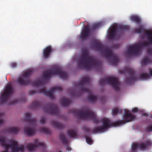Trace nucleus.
<instances>
[{
    "instance_id": "30",
    "label": "nucleus",
    "mask_w": 152,
    "mask_h": 152,
    "mask_svg": "<svg viewBox=\"0 0 152 152\" xmlns=\"http://www.w3.org/2000/svg\"><path fill=\"white\" fill-rule=\"evenodd\" d=\"M122 111V110L119 109L118 108H116L113 109L112 114L113 115H116L118 113H121Z\"/></svg>"
},
{
    "instance_id": "3",
    "label": "nucleus",
    "mask_w": 152,
    "mask_h": 152,
    "mask_svg": "<svg viewBox=\"0 0 152 152\" xmlns=\"http://www.w3.org/2000/svg\"><path fill=\"white\" fill-rule=\"evenodd\" d=\"M77 62L79 67H83L86 70L90 69L91 67H100L101 66L100 62L97 61L94 57L89 56L86 50H83L82 56L79 58Z\"/></svg>"
},
{
    "instance_id": "34",
    "label": "nucleus",
    "mask_w": 152,
    "mask_h": 152,
    "mask_svg": "<svg viewBox=\"0 0 152 152\" xmlns=\"http://www.w3.org/2000/svg\"><path fill=\"white\" fill-rule=\"evenodd\" d=\"M145 130L147 132H150L152 131V125H150L146 128Z\"/></svg>"
},
{
    "instance_id": "17",
    "label": "nucleus",
    "mask_w": 152,
    "mask_h": 152,
    "mask_svg": "<svg viewBox=\"0 0 152 152\" xmlns=\"http://www.w3.org/2000/svg\"><path fill=\"white\" fill-rule=\"evenodd\" d=\"M90 33L89 26H84V28L81 32L80 38L82 39H85L89 35Z\"/></svg>"
},
{
    "instance_id": "20",
    "label": "nucleus",
    "mask_w": 152,
    "mask_h": 152,
    "mask_svg": "<svg viewBox=\"0 0 152 152\" xmlns=\"http://www.w3.org/2000/svg\"><path fill=\"white\" fill-rule=\"evenodd\" d=\"M52 51V48L51 46H49L46 47L43 50V55L44 58H48Z\"/></svg>"
},
{
    "instance_id": "12",
    "label": "nucleus",
    "mask_w": 152,
    "mask_h": 152,
    "mask_svg": "<svg viewBox=\"0 0 152 152\" xmlns=\"http://www.w3.org/2000/svg\"><path fill=\"white\" fill-rule=\"evenodd\" d=\"M45 112L49 113L52 115H58L59 112L58 107L56 105L51 103L45 104L42 108Z\"/></svg>"
},
{
    "instance_id": "37",
    "label": "nucleus",
    "mask_w": 152,
    "mask_h": 152,
    "mask_svg": "<svg viewBox=\"0 0 152 152\" xmlns=\"http://www.w3.org/2000/svg\"><path fill=\"white\" fill-rule=\"evenodd\" d=\"M36 93H37V91L35 90H31L29 92V94L30 95H33Z\"/></svg>"
},
{
    "instance_id": "16",
    "label": "nucleus",
    "mask_w": 152,
    "mask_h": 152,
    "mask_svg": "<svg viewBox=\"0 0 152 152\" xmlns=\"http://www.w3.org/2000/svg\"><path fill=\"white\" fill-rule=\"evenodd\" d=\"M37 147L41 148L43 149H45L46 148V145L42 142H40L39 140L35 139L34 140V144H31L28 145L27 149L28 151H34Z\"/></svg>"
},
{
    "instance_id": "6",
    "label": "nucleus",
    "mask_w": 152,
    "mask_h": 152,
    "mask_svg": "<svg viewBox=\"0 0 152 152\" xmlns=\"http://www.w3.org/2000/svg\"><path fill=\"white\" fill-rule=\"evenodd\" d=\"M91 84V80L88 77H86L83 78V79L79 82L76 86H80V91L81 92H87L89 94L87 98L89 102L94 103L97 101V98L96 96L92 95V93L89 89L84 87L85 85H90Z\"/></svg>"
},
{
    "instance_id": "2",
    "label": "nucleus",
    "mask_w": 152,
    "mask_h": 152,
    "mask_svg": "<svg viewBox=\"0 0 152 152\" xmlns=\"http://www.w3.org/2000/svg\"><path fill=\"white\" fill-rule=\"evenodd\" d=\"M136 33L140 34L144 32V34L148 38V42H139L135 45H130L127 48V54L129 55H133L137 56L140 55L141 53L142 47H148L149 45H152V31H145L143 26H141L134 30Z\"/></svg>"
},
{
    "instance_id": "4",
    "label": "nucleus",
    "mask_w": 152,
    "mask_h": 152,
    "mask_svg": "<svg viewBox=\"0 0 152 152\" xmlns=\"http://www.w3.org/2000/svg\"><path fill=\"white\" fill-rule=\"evenodd\" d=\"M94 46L97 50L104 54V57L107 60H111L110 64L114 66L117 64L118 61V56L113 53L109 48L98 42H95L94 43Z\"/></svg>"
},
{
    "instance_id": "35",
    "label": "nucleus",
    "mask_w": 152,
    "mask_h": 152,
    "mask_svg": "<svg viewBox=\"0 0 152 152\" xmlns=\"http://www.w3.org/2000/svg\"><path fill=\"white\" fill-rule=\"evenodd\" d=\"M18 99H15L12 100L11 102L10 103V104L12 105L17 103L18 102Z\"/></svg>"
},
{
    "instance_id": "31",
    "label": "nucleus",
    "mask_w": 152,
    "mask_h": 152,
    "mask_svg": "<svg viewBox=\"0 0 152 152\" xmlns=\"http://www.w3.org/2000/svg\"><path fill=\"white\" fill-rule=\"evenodd\" d=\"M40 131L47 134H49L51 133L49 129L45 128H42L40 129Z\"/></svg>"
},
{
    "instance_id": "27",
    "label": "nucleus",
    "mask_w": 152,
    "mask_h": 152,
    "mask_svg": "<svg viewBox=\"0 0 152 152\" xmlns=\"http://www.w3.org/2000/svg\"><path fill=\"white\" fill-rule=\"evenodd\" d=\"M52 123L54 127L59 129H62L64 127L63 124L56 121H52Z\"/></svg>"
},
{
    "instance_id": "19",
    "label": "nucleus",
    "mask_w": 152,
    "mask_h": 152,
    "mask_svg": "<svg viewBox=\"0 0 152 152\" xmlns=\"http://www.w3.org/2000/svg\"><path fill=\"white\" fill-rule=\"evenodd\" d=\"M59 138L61 142L63 143L66 144L65 148L66 150L68 151H71V148L68 145L69 142V140L66 138L63 134H60Z\"/></svg>"
},
{
    "instance_id": "14",
    "label": "nucleus",
    "mask_w": 152,
    "mask_h": 152,
    "mask_svg": "<svg viewBox=\"0 0 152 152\" xmlns=\"http://www.w3.org/2000/svg\"><path fill=\"white\" fill-rule=\"evenodd\" d=\"M118 28L120 30H126L129 29V27L126 26H113L110 28L108 31V34L109 38L113 39L115 36V33Z\"/></svg>"
},
{
    "instance_id": "13",
    "label": "nucleus",
    "mask_w": 152,
    "mask_h": 152,
    "mask_svg": "<svg viewBox=\"0 0 152 152\" xmlns=\"http://www.w3.org/2000/svg\"><path fill=\"white\" fill-rule=\"evenodd\" d=\"M13 89L11 84L7 85L1 96V103H7L9 96L13 92Z\"/></svg>"
},
{
    "instance_id": "21",
    "label": "nucleus",
    "mask_w": 152,
    "mask_h": 152,
    "mask_svg": "<svg viewBox=\"0 0 152 152\" xmlns=\"http://www.w3.org/2000/svg\"><path fill=\"white\" fill-rule=\"evenodd\" d=\"M24 131L25 134L28 136H31L34 134L35 130L33 128H31L28 127H27L25 126L24 129Z\"/></svg>"
},
{
    "instance_id": "15",
    "label": "nucleus",
    "mask_w": 152,
    "mask_h": 152,
    "mask_svg": "<svg viewBox=\"0 0 152 152\" xmlns=\"http://www.w3.org/2000/svg\"><path fill=\"white\" fill-rule=\"evenodd\" d=\"M62 90V88L60 86H56L52 88V89L49 91L46 90L44 88L40 89L39 91V93H42L46 96H48L51 99L54 98V96L53 93L54 91H61Z\"/></svg>"
},
{
    "instance_id": "46",
    "label": "nucleus",
    "mask_w": 152,
    "mask_h": 152,
    "mask_svg": "<svg viewBox=\"0 0 152 152\" xmlns=\"http://www.w3.org/2000/svg\"><path fill=\"white\" fill-rule=\"evenodd\" d=\"M58 152H62V151H58Z\"/></svg>"
},
{
    "instance_id": "44",
    "label": "nucleus",
    "mask_w": 152,
    "mask_h": 152,
    "mask_svg": "<svg viewBox=\"0 0 152 152\" xmlns=\"http://www.w3.org/2000/svg\"><path fill=\"white\" fill-rule=\"evenodd\" d=\"M143 115L144 116H148V114L147 113H143Z\"/></svg>"
},
{
    "instance_id": "23",
    "label": "nucleus",
    "mask_w": 152,
    "mask_h": 152,
    "mask_svg": "<svg viewBox=\"0 0 152 152\" xmlns=\"http://www.w3.org/2000/svg\"><path fill=\"white\" fill-rule=\"evenodd\" d=\"M152 63V60L147 56L144 57L141 61V64L142 65L145 66L148 64Z\"/></svg>"
},
{
    "instance_id": "10",
    "label": "nucleus",
    "mask_w": 152,
    "mask_h": 152,
    "mask_svg": "<svg viewBox=\"0 0 152 152\" xmlns=\"http://www.w3.org/2000/svg\"><path fill=\"white\" fill-rule=\"evenodd\" d=\"M151 146L152 141L150 139H147L141 143H133L132 145V148L133 152H136L138 148H140L142 150H146Z\"/></svg>"
},
{
    "instance_id": "29",
    "label": "nucleus",
    "mask_w": 152,
    "mask_h": 152,
    "mask_svg": "<svg viewBox=\"0 0 152 152\" xmlns=\"http://www.w3.org/2000/svg\"><path fill=\"white\" fill-rule=\"evenodd\" d=\"M139 78L142 80H146L150 77V75L145 73H143L140 74L139 76Z\"/></svg>"
},
{
    "instance_id": "18",
    "label": "nucleus",
    "mask_w": 152,
    "mask_h": 152,
    "mask_svg": "<svg viewBox=\"0 0 152 152\" xmlns=\"http://www.w3.org/2000/svg\"><path fill=\"white\" fill-rule=\"evenodd\" d=\"M25 121L29 123L32 126H35L36 124V121L34 118L31 117V114L29 113H26L25 114Z\"/></svg>"
},
{
    "instance_id": "9",
    "label": "nucleus",
    "mask_w": 152,
    "mask_h": 152,
    "mask_svg": "<svg viewBox=\"0 0 152 152\" xmlns=\"http://www.w3.org/2000/svg\"><path fill=\"white\" fill-rule=\"evenodd\" d=\"M99 83L100 85L106 84H110L116 91H118L120 89V83L118 80L114 77H107L104 79H101L99 80Z\"/></svg>"
},
{
    "instance_id": "7",
    "label": "nucleus",
    "mask_w": 152,
    "mask_h": 152,
    "mask_svg": "<svg viewBox=\"0 0 152 152\" xmlns=\"http://www.w3.org/2000/svg\"><path fill=\"white\" fill-rule=\"evenodd\" d=\"M56 75L62 79H66L68 77L67 73L64 72L62 68L59 66L45 71L42 74L43 77L45 80H48L51 75Z\"/></svg>"
},
{
    "instance_id": "38",
    "label": "nucleus",
    "mask_w": 152,
    "mask_h": 152,
    "mask_svg": "<svg viewBox=\"0 0 152 152\" xmlns=\"http://www.w3.org/2000/svg\"><path fill=\"white\" fill-rule=\"evenodd\" d=\"M10 66L12 68H14L17 66V64L15 62H12L10 64Z\"/></svg>"
},
{
    "instance_id": "24",
    "label": "nucleus",
    "mask_w": 152,
    "mask_h": 152,
    "mask_svg": "<svg viewBox=\"0 0 152 152\" xmlns=\"http://www.w3.org/2000/svg\"><path fill=\"white\" fill-rule=\"evenodd\" d=\"M71 103V101L66 99L65 98H63L61 100V103L62 105L64 107H67Z\"/></svg>"
},
{
    "instance_id": "26",
    "label": "nucleus",
    "mask_w": 152,
    "mask_h": 152,
    "mask_svg": "<svg viewBox=\"0 0 152 152\" xmlns=\"http://www.w3.org/2000/svg\"><path fill=\"white\" fill-rule=\"evenodd\" d=\"M67 134L69 137L71 138L76 137L77 135V132L75 131L71 130L67 131Z\"/></svg>"
},
{
    "instance_id": "40",
    "label": "nucleus",
    "mask_w": 152,
    "mask_h": 152,
    "mask_svg": "<svg viewBox=\"0 0 152 152\" xmlns=\"http://www.w3.org/2000/svg\"><path fill=\"white\" fill-rule=\"evenodd\" d=\"M45 118H42L40 121V123L42 124H43L45 123Z\"/></svg>"
},
{
    "instance_id": "36",
    "label": "nucleus",
    "mask_w": 152,
    "mask_h": 152,
    "mask_svg": "<svg viewBox=\"0 0 152 152\" xmlns=\"http://www.w3.org/2000/svg\"><path fill=\"white\" fill-rule=\"evenodd\" d=\"M147 52L149 55L152 56V48H149L148 49Z\"/></svg>"
},
{
    "instance_id": "8",
    "label": "nucleus",
    "mask_w": 152,
    "mask_h": 152,
    "mask_svg": "<svg viewBox=\"0 0 152 152\" xmlns=\"http://www.w3.org/2000/svg\"><path fill=\"white\" fill-rule=\"evenodd\" d=\"M0 143L1 145L5 148L4 151L1 152H9L8 149L10 148H11L12 152H19V151L23 152L24 150V147L21 145L18 146V143L17 141H12L11 144H7L5 137H0Z\"/></svg>"
},
{
    "instance_id": "47",
    "label": "nucleus",
    "mask_w": 152,
    "mask_h": 152,
    "mask_svg": "<svg viewBox=\"0 0 152 152\" xmlns=\"http://www.w3.org/2000/svg\"><path fill=\"white\" fill-rule=\"evenodd\" d=\"M151 115L152 117V115L151 114Z\"/></svg>"
},
{
    "instance_id": "45",
    "label": "nucleus",
    "mask_w": 152,
    "mask_h": 152,
    "mask_svg": "<svg viewBox=\"0 0 152 152\" xmlns=\"http://www.w3.org/2000/svg\"><path fill=\"white\" fill-rule=\"evenodd\" d=\"M4 115V113H0V118H1Z\"/></svg>"
},
{
    "instance_id": "32",
    "label": "nucleus",
    "mask_w": 152,
    "mask_h": 152,
    "mask_svg": "<svg viewBox=\"0 0 152 152\" xmlns=\"http://www.w3.org/2000/svg\"><path fill=\"white\" fill-rule=\"evenodd\" d=\"M85 138L87 143L89 145H91L92 144V140L91 138L87 137H86Z\"/></svg>"
},
{
    "instance_id": "1",
    "label": "nucleus",
    "mask_w": 152,
    "mask_h": 152,
    "mask_svg": "<svg viewBox=\"0 0 152 152\" xmlns=\"http://www.w3.org/2000/svg\"><path fill=\"white\" fill-rule=\"evenodd\" d=\"M71 112L74 115L78 116L79 118L90 119L95 124L102 122L103 126L96 127L91 131L87 127L84 128V130L85 132H91L93 134L102 133L104 132V130L111 127L119 126L126 123L134 120L136 117V115L130 113L129 111L125 110V113L123 116V118L124 121L121 120L112 122L110 120L106 118H103L100 120L98 119L95 113L88 109H85L84 111L81 110L73 109L71 110Z\"/></svg>"
},
{
    "instance_id": "28",
    "label": "nucleus",
    "mask_w": 152,
    "mask_h": 152,
    "mask_svg": "<svg viewBox=\"0 0 152 152\" xmlns=\"http://www.w3.org/2000/svg\"><path fill=\"white\" fill-rule=\"evenodd\" d=\"M42 104L39 102L34 101L31 104V107L32 108H38L41 106Z\"/></svg>"
},
{
    "instance_id": "42",
    "label": "nucleus",
    "mask_w": 152,
    "mask_h": 152,
    "mask_svg": "<svg viewBox=\"0 0 152 152\" xmlns=\"http://www.w3.org/2000/svg\"><path fill=\"white\" fill-rule=\"evenodd\" d=\"M120 45L118 44H116L114 45V47L115 48H118L119 47Z\"/></svg>"
},
{
    "instance_id": "22",
    "label": "nucleus",
    "mask_w": 152,
    "mask_h": 152,
    "mask_svg": "<svg viewBox=\"0 0 152 152\" xmlns=\"http://www.w3.org/2000/svg\"><path fill=\"white\" fill-rule=\"evenodd\" d=\"M130 19L132 21L136 23L137 24H140L141 23V19L137 16H132L130 17Z\"/></svg>"
},
{
    "instance_id": "43",
    "label": "nucleus",
    "mask_w": 152,
    "mask_h": 152,
    "mask_svg": "<svg viewBox=\"0 0 152 152\" xmlns=\"http://www.w3.org/2000/svg\"><path fill=\"white\" fill-rule=\"evenodd\" d=\"M150 75L152 76V69H150L149 70Z\"/></svg>"
},
{
    "instance_id": "33",
    "label": "nucleus",
    "mask_w": 152,
    "mask_h": 152,
    "mask_svg": "<svg viewBox=\"0 0 152 152\" xmlns=\"http://www.w3.org/2000/svg\"><path fill=\"white\" fill-rule=\"evenodd\" d=\"M100 24L99 23H95L93 24L91 27V28L93 29H96L99 27Z\"/></svg>"
},
{
    "instance_id": "5",
    "label": "nucleus",
    "mask_w": 152,
    "mask_h": 152,
    "mask_svg": "<svg viewBox=\"0 0 152 152\" xmlns=\"http://www.w3.org/2000/svg\"><path fill=\"white\" fill-rule=\"evenodd\" d=\"M32 72V70H29L25 72L22 75L19 77L18 79L17 82L20 85L26 86L31 84L34 86H43L45 84L44 80H39L37 81H32L29 78L30 75Z\"/></svg>"
},
{
    "instance_id": "39",
    "label": "nucleus",
    "mask_w": 152,
    "mask_h": 152,
    "mask_svg": "<svg viewBox=\"0 0 152 152\" xmlns=\"http://www.w3.org/2000/svg\"><path fill=\"white\" fill-rule=\"evenodd\" d=\"M138 111V109L137 107H134L132 108V111L133 113H137Z\"/></svg>"
},
{
    "instance_id": "11",
    "label": "nucleus",
    "mask_w": 152,
    "mask_h": 152,
    "mask_svg": "<svg viewBox=\"0 0 152 152\" xmlns=\"http://www.w3.org/2000/svg\"><path fill=\"white\" fill-rule=\"evenodd\" d=\"M121 72V73H128L129 75V77H127L126 78L125 81L126 83L130 85L137 80L135 72L132 69L124 68Z\"/></svg>"
},
{
    "instance_id": "41",
    "label": "nucleus",
    "mask_w": 152,
    "mask_h": 152,
    "mask_svg": "<svg viewBox=\"0 0 152 152\" xmlns=\"http://www.w3.org/2000/svg\"><path fill=\"white\" fill-rule=\"evenodd\" d=\"M4 123V121L3 119H0V125H3Z\"/></svg>"
},
{
    "instance_id": "25",
    "label": "nucleus",
    "mask_w": 152,
    "mask_h": 152,
    "mask_svg": "<svg viewBox=\"0 0 152 152\" xmlns=\"http://www.w3.org/2000/svg\"><path fill=\"white\" fill-rule=\"evenodd\" d=\"M19 131V129L18 128L13 127L6 129L4 132H8L12 134H16Z\"/></svg>"
}]
</instances>
